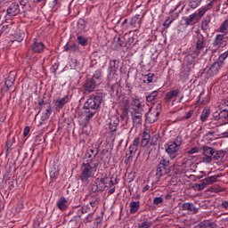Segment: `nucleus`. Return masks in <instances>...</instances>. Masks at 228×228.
Wrapping results in <instances>:
<instances>
[{"label":"nucleus","instance_id":"nucleus-22","mask_svg":"<svg viewBox=\"0 0 228 228\" xmlns=\"http://www.w3.org/2000/svg\"><path fill=\"white\" fill-rule=\"evenodd\" d=\"M142 22V20L140 19V15H135L131 19L130 24L134 28H138L140 27V24Z\"/></svg>","mask_w":228,"mask_h":228},{"label":"nucleus","instance_id":"nucleus-16","mask_svg":"<svg viewBox=\"0 0 228 228\" xmlns=\"http://www.w3.org/2000/svg\"><path fill=\"white\" fill-rule=\"evenodd\" d=\"M45 47L44 43L35 41L32 45V51H34V53H42Z\"/></svg>","mask_w":228,"mask_h":228},{"label":"nucleus","instance_id":"nucleus-48","mask_svg":"<svg viewBox=\"0 0 228 228\" xmlns=\"http://www.w3.org/2000/svg\"><path fill=\"white\" fill-rule=\"evenodd\" d=\"M199 152V148L193 147L187 151V154H197Z\"/></svg>","mask_w":228,"mask_h":228},{"label":"nucleus","instance_id":"nucleus-33","mask_svg":"<svg viewBox=\"0 0 228 228\" xmlns=\"http://www.w3.org/2000/svg\"><path fill=\"white\" fill-rule=\"evenodd\" d=\"M194 20H195V13L189 15V17L185 19V26H191V24H193Z\"/></svg>","mask_w":228,"mask_h":228},{"label":"nucleus","instance_id":"nucleus-42","mask_svg":"<svg viewBox=\"0 0 228 228\" xmlns=\"http://www.w3.org/2000/svg\"><path fill=\"white\" fill-rule=\"evenodd\" d=\"M159 165H160V168L161 167H165V168H167V167H168L169 166H170V161H168V160H167V159H162L160 162H159Z\"/></svg>","mask_w":228,"mask_h":228},{"label":"nucleus","instance_id":"nucleus-6","mask_svg":"<svg viewBox=\"0 0 228 228\" xmlns=\"http://www.w3.org/2000/svg\"><path fill=\"white\" fill-rule=\"evenodd\" d=\"M213 154H215V149L211 147H203V158L202 163H211L213 161Z\"/></svg>","mask_w":228,"mask_h":228},{"label":"nucleus","instance_id":"nucleus-14","mask_svg":"<svg viewBox=\"0 0 228 228\" xmlns=\"http://www.w3.org/2000/svg\"><path fill=\"white\" fill-rule=\"evenodd\" d=\"M213 3H215V0H212L206 6H203L198 10V16L200 17V19L201 17H204V15H206V12H208V10H211V7L213 6Z\"/></svg>","mask_w":228,"mask_h":228},{"label":"nucleus","instance_id":"nucleus-38","mask_svg":"<svg viewBox=\"0 0 228 228\" xmlns=\"http://www.w3.org/2000/svg\"><path fill=\"white\" fill-rule=\"evenodd\" d=\"M138 151V148H135L134 146H129L128 152H129V158H133L135 156L136 151Z\"/></svg>","mask_w":228,"mask_h":228},{"label":"nucleus","instance_id":"nucleus-50","mask_svg":"<svg viewBox=\"0 0 228 228\" xmlns=\"http://www.w3.org/2000/svg\"><path fill=\"white\" fill-rule=\"evenodd\" d=\"M172 24V20H170V18H167L165 22H164V26L166 28H168V26H170Z\"/></svg>","mask_w":228,"mask_h":228},{"label":"nucleus","instance_id":"nucleus-25","mask_svg":"<svg viewBox=\"0 0 228 228\" xmlns=\"http://www.w3.org/2000/svg\"><path fill=\"white\" fill-rule=\"evenodd\" d=\"M210 113L211 112H210L209 109H204L200 115L201 122H206V120H208V118H209Z\"/></svg>","mask_w":228,"mask_h":228},{"label":"nucleus","instance_id":"nucleus-37","mask_svg":"<svg viewBox=\"0 0 228 228\" xmlns=\"http://www.w3.org/2000/svg\"><path fill=\"white\" fill-rule=\"evenodd\" d=\"M200 3H202V0H190V6L191 8H198V6H200Z\"/></svg>","mask_w":228,"mask_h":228},{"label":"nucleus","instance_id":"nucleus-62","mask_svg":"<svg viewBox=\"0 0 228 228\" xmlns=\"http://www.w3.org/2000/svg\"><path fill=\"white\" fill-rule=\"evenodd\" d=\"M36 1V3H42V1H44V0H35Z\"/></svg>","mask_w":228,"mask_h":228},{"label":"nucleus","instance_id":"nucleus-23","mask_svg":"<svg viewBox=\"0 0 228 228\" xmlns=\"http://www.w3.org/2000/svg\"><path fill=\"white\" fill-rule=\"evenodd\" d=\"M182 209H183V211H196L197 208H195V205H193V203H183L182 205Z\"/></svg>","mask_w":228,"mask_h":228},{"label":"nucleus","instance_id":"nucleus-15","mask_svg":"<svg viewBox=\"0 0 228 228\" xmlns=\"http://www.w3.org/2000/svg\"><path fill=\"white\" fill-rule=\"evenodd\" d=\"M57 206L61 211H65L69 208V200L65 197H62L57 201Z\"/></svg>","mask_w":228,"mask_h":228},{"label":"nucleus","instance_id":"nucleus-20","mask_svg":"<svg viewBox=\"0 0 228 228\" xmlns=\"http://www.w3.org/2000/svg\"><path fill=\"white\" fill-rule=\"evenodd\" d=\"M130 213L133 215L140 209V201H132L129 204Z\"/></svg>","mask_w":228,"mask_h":228},{"label":"nucleus","instance_id":"nucleus-54","mask_svg":"<svg viewBox=\"0 0 228 228\" xmlns=\"http://www.w3.org/2000/svg\"><path fill=\"white\" fill-rule=\"evenodd\" d=\"M192 115H193V110H190V111L187 113L185 118H186V119L191 118V116H192Z\"/></svg>","mask_w":228,"mask_h":228},{"label":"nucleus","instance_id":"nucleus-51","mask_svg":"<svg viewBox=\"0 0 228 228\" xmlns=\"http://www.w3.org/2000/svg\"><path fill=\"white\" fill-rule=\"evenodd\" d=\"M69 51H71V52L77 51V45L73 44V45H69Z\"/></svg>","mask_w":228,"mask_h":228},{"label":"nucleus","instance_id":"nucleus-56","mask_svg":"<svg viewBox=\"0 0 228 228\" xmlns=\"http://www.w3.org/2000/svg\"><path fill=\"white\" fill-rule=\"evenodd\" d=\"M150 189H151V186L145 185V186L143 187V189H142L143 193H145V191H149Z\"/></svg>","mask_w":228,"mask_h":228},{"label":"nucleus","instance_id":"nucleus-4","mask_svg":"<svg viewBox=\"0 0 228 228\" xmlns=\"http://www.w3.org/2000/svg\"><path fill=\"white\" fill-rule=\"evenodd\" d=\"M160 111L161 104H153L149 112L146 114V122H149V124H154V122L158 120V117H159Z\"/></svg>","mask_w":228,"mask_h":228},{"label":"nucleus","instance_id":"nucleus-17","mask_svg":"<svg viewBox=\"0 0 228 228\" xmlns=\"http://www.w3.org/2000/svg\"><path fill=\"white\" fill-rule=\"evenodd\" d=\"M70 101V96L66 95L63 98H61L55 102V106L57 108H63L64 105L67 104Z\"/></svg>","mask_w":228,"mask_h":228},{"label":"nucleus","instance_id":"nucleus-27","mask_svg":"<svg viewBox=\"0 0 228 228\" xmlns=\"http://www.w3.org/2000/svg\"><path fill=\"white\" fill-rule=\"evenodd\" d=\"M100 183H102V184H103L104 187L113 186V180H111L108 177L101 178Z\"/></svg>","mask_w":228,"mask_h":228},{"label":"nucleus","instance_id":"nucleus-44","mask_svg":"<svg viewBox=\"0 0 228 228\" xmlns=\"http://www.w3.org/2000/svg\"><path fill=\"white\" fill-rule=\"evenodd\" d=\"M201 28L202 29H207L208 28H209V20H204L201 22Z\"/></svg>","mask_w":228,"mask_h":228},{"label":"nucleus","instance_id":"nucleus-9","mask_svg":"<svg viewBox=\"0 0 228 228\" xmlns=\"http://www.w3.org/2000/svg\"><path fill=\"white\" fill-rule=\"evenodd\" d=\"M20 12V9L19 8V4H12L7 8V16L8 17H15V15H19Z\"/></svg>","mask_w":228,"mask_h":228},{"label":"nucleus","instance_id":"nucleus-21","mask_svg":"<svg viewBox=\"0 0 228 228\" xmlns=\"http://www.w3.org/2000/svg\"><path fill=\"white\" fill-rule=\"evenodd\" d=\"M131 108L133 109V111H139V110H143L142 108V103L140 102V100L135 99L132 101Z\"/></svg>","mask_w":228,"mask_h":228},{"label":"nucleus","instance_id":"nucleus-57","mask_svg":"<svg viewBox=\"0 0 228 228\" xmlns=\"http://www.w3.org/2000/svg\"><path fill=\"white\" fill-rule=\"evenodd\" d=\"M64 51H70V45H69V44H66L64 46Z\"/></svg>","mask_w":228,"mask_h":228},{"label":"nucleus","instance_id":"nucleus-61","mask_svg":"<svg viewBox=\"0 0 228 228\" xmlns=\"http://www.w3.org/2000/svg\"><path fill=\"white\" fill-rule=\"evenodd\" d=\"M90 205L92 206V208H94L95 206V202L94 201H91Z\"/></svg>","mask_w":228,"mask_h":228},{"label":"nucleus","instance_id":"nucleus-11","mask_svg":"<svg viewBox=\"0 0 228 228\" xmlns=\"http://www.w3.org/2000/svg\"><path fill=\"white\" fill-rule=\"evenodd\" d=\"M120 120H118V118L117 116H112L110 118L109 127L112 133H115L117 131V127L118 126Z\"/></svg>","mask_w":228,"mask_h":228},{"label":"nucleus","instance_id":"nucleus-41","mask_svg":"<svg viewBox=\"0 0 228 228\" xmlns=\"http://www.w3.org/2000/svg\"><path fill=\"white\" fill-rule=\"evenodd\" d=\"M50 116H51V109H47L46 112L42 115L41 120H43V121L47 120V118H49Z\"/></svg>","mask_w":228,"mask_h":228},{"label":"nucleus","instance_id":"nucleus-31","mask_svg":"<svg viewBox=\"0 0 228 228\" xmlns=\"http://www.w3.org/2000/svg\"><path fill=\"white\" fill-rule=\"evenodd\" d=\"M24 40V33L22 32H16L14 35L13 42H22Z\"/></svg>","mask_w":228,"mask_h":228},{"label":"nucleus","instance_id":"nucleus-12","mask_svg":"<svg viewBox=\"0 0 228 228\" xmlns=\"http://www.w3.org/2000/svg\"><path fill=\"white\" fill-rule=\"evenodd\" d=\"M95 85L97 84L96 82H94V80H87L84 85V91L87 94L92 93L94 90H95Z\"/></svg>","mask_w":228,"mask_h":228},{"label":"nucleus","instance_id":"nucleus-13","mask_svg":"<svg viewBox=\"0 0 228 228\" xmlns=\"http://www.w3.org/2000/svg\"><path fill=\"white\" fill-rule=\"evenodd\" d=\"M151 142V132L149 130H144L142 133V139L141 141L142 147H147Z\"/></svg>","mask_w":228,"mask_h":228},{"label":"nucleus","instance_id":"nucleus-19","mask_svg":"<svg viewBox=\"0 0 228 228\" xmlns=\"http://www.w3.org/2000/svg\"><path fill=\"white\" fill-rule=\"evenodd\" d=\"M206 47V45L204 44V37L198 36L197 37V42H196V49L197 51H202Z\"/></svg>","mask_w":228,"mask_h":228},{"label":"nucleus","instance_id":"nucleus-39","mask_svg":"<svg viewBox=\"0 0 228 228\" xmlns=\"http://www.w3.org/2000/svg\"><path fill=\"white\" fill-rule=\"evenodd\" d=\"M151 225H152V222L143 221L142 223L139 224L138 228H151Z\"/></svg>","mask_w":228,"mask_h":228},{"label":"nucleus","instance_id":"nucleus-35","mask_svg":"<svg viewBox=\"0 0 228 228\" xmlns=\"http://www.w3.org/2000/svg\"><path fill=\"white\" fill-rule=\"evenodd\" d=\"M228 28V20H224L222 25L219 28L218 32L219 33H225V31H227Z\"/></svg>","mask_w":228,"mask_h":228},{"label":"nucleus","instance_id":"nucleus-63","mask_svg":"<svg viewBox=\"0 0 228 228\" xmlns=\"http://www.w3.org/2000/svg\"><path fill=\"white\" fill-rule=\"evenodd\" d=\"M110 63H114V65H115V63H117V61L115 60H113L112 61H110Z\"/></svg>","mask_w":228,"mask_h":228},{"label":"nucleus","instance_id":"nucleus-46","mask_svg":"<svg viewBox=\"0 0 228 228\" xmlns=\"http://www.w3.org/2000/svg\"><path fill=\"white\" fill-rule=\"evenodd\" d=\"M1 33L4 35H7V33H10V28H8V25H4L1 29Z\"/></svg>","mask_w":228,"mask_h":228},{"label":"nucleus","instance_id":"nucleus-43","mask_svg":"<svg viewBox=\"0 0 228 228\" xmlns=\"http://www.w3.org/2000/svg\"><path fill=\"white\" fill-rule=\"evenodd\" d=\"M139 145H140V137H135L133 141V143L130 146L135 147L136 149H138Z\"/></svg>","mask_w":228,"mask_h":228},{"label":"nucleus","instance_id":"nucleus-49","mask_svg":"<svg viewBox=\"0 0 228 228\" xmlns=\"http://www.w3.org/2000/svg\"><path fill=\"white\" fill-rule=\"evenodd\" d=\"M30 131H31V128H29V126H26L23 131V136H28Z\"/></svg>","mask_w":228,"mask_h":228},{"label":"nucleus","instance_id":"nucleus-5","mask_svg":"<svg viewBox=\"0 0 228 228\" xmlns=\"http://www.w3.org/2000/svg\"><path fill=\"white\" fill-rule=\"evenodd\" d=\"M220 69L222 66L217 61L214 62L210 67H207L204 69L203 76L205 77H213V76H216L218 72H220Z\"/></svg>","mask_w":228,"mask_h":228},{"label":"nucleus","instance_id":"nucleus-59","mask_svg":"<svg viewBox=\"0 0 228 228\" xmlns=\"http://www.w3.org/2000/svg\"><path fill=\"white\" fill-rule=\"evenodd\" d=\"M50 177H51V178L56 177V173L51 172V173H50Z\"/></svg>","mask_w":228,"mask_h":228},{"label":"nucleus","instance_id":"nucleus-24","mask_svg":"<svg viewBox=\"0 0 228 228\" xmlns=\"http://www.w3.org/2000/svg\"><path fill=\"white\" fill-rule=\"evenodd\" d=\"M228 58V50L224 53H223L220 56L217 61L221 67H224V63H225V60Z\"/></svg>","mask_w":228,"mask_h":228},{"label":"nucleus","instance_id":"nucleus-52","mask_svg":"<svg viewBox=\"0 0 228 228\" xmlns=\"http://www.w3.org/2000/svg\"><path fill=\"white\" fill-rule=\"evenodd\" d=\"M86 220H87L88 222H92V220H94V214H88L86 217Z\"/></svg>","mask_w":228,"mask_h":228},{"label":"nucleus","instance_id":"nucleus-47","mask_svg":"<svg viewBox=\"0 0 228 228\" xmlns=\"http://www.w3.org/2000/svg\"><path fill=\"white\" fill-rule=\"evenodd\" d=\"M161 202H163V197L159 196V197H156L153 200V204H161Z\"/></svg>","mask_w":228,"mask_h":228},{"label":"nucleus","instance_id":"nucleus-29","mask_svg":"<svg viewBox=\"0 0 228 228\" xmlns=\"http://www.w3.org/2000/svg\"><path fill=\"white\" fill-rule=\"evenodd\" d=\"M102 74L101 71L97 70L94 72L93 77L91 78V81L94 82V83H99V81H101V77H102Z\"/></svg>","mask_w":228,"mask_h":228},{"label":"nucleus","instance_id":"nucleus-26","mask_svg":"<svg viewBox=\"0 0 228 228\" xmlns=\"http://www.w3.org/2000/svg\"><path fill=\"white\" fill-rule=\"evenodd\" d=\"M77 27L79 33H83V31H85V29H86V22L85 21V20H79L77 21Z\"/></svg>","mask_w":228,"mask_h":228},{"label":"nucleus","instance_id":"nucleus-60","mask_svg":"<svg viewBox=\"0 0 228 228\" xmlns=\"http://www.w3.org/2000/svg\"><path fill=\"white\" fill-rule=\"evenodd\" d=\"M109 193H115V188H112L109 191Z\"/></svg>","mask_w":228,"mask_h":228},{"label":"nucleus","instance_id":"nucleus-2","mask_svg":"<svg viewBox=\"0 0 228 228\" xmlns=\"http://www.w3.org/2000/svg\"><path fill=\"white\" fill-rule=\"evenodd\" d=\"M95 170H97V164H94L92 160L85 161L82 166L81 181L86 183L94 175Z\"/></svg>","mask_w":228,"mask_h":228},{"label":"nucleus","instance_id":"nucleus-45","mask_svg":"<svg viewBox=\"0 0 228 228\" xmlns=\"http://www.w3.org/2000/svg\"><path fill=\"white\" fill-rule=\"evenodd\" d=\"M145 79L148 83H152L154 81V74L150 73L145 77Z\"/></svg>","mask_w":228,"mask_h":228},{"label":"nucleus","instance_id":"nucleus-8","mask_svg":"<svg viewBox=\"0 0 228 228\" xmlns=\"http://www.w3.org/2000/svg\"><path fill=\"white\" fill-rule=\"evenodd\" d=\"M178 95H179V90L175 89V90L167 92L166 94L165 99H166L167 102H175Z\"/></svg>","mask_w":228,"mask_h":228},{"label":"nucleus","instance_id":"nucleus-55","mask_svg":"<svg viewBox=\"0 0 228 228\" xmlns=\"http://www.w3.org/2000/svg\"><path fill=\"white\" fill-rule=\"evenodd\" d=\"M134 42V37H130V38H128V44H129V45H133Z\"/></svg>","mask_w":228,"mask_h":228},{"label":"nucleus","instance_id":"nucleus-10","mask_svg":"<svg viewBox=\"0 0 228 228\" xmlns=\"http://www.w3.org/2000/svg\"><path fill=\"white\" fill-rule=\"evenodd\" d=\"M215 120H228V110L224 109L221 111H216L213 114Z\"/></svg>","mask_w":228,"mask_h":228},{"label":"nucleus","instance_id":"nucleus-53","mask_svg":"<svg viewBox=\"0 0 228 228\" xmlns=\"http://www.w3.org/2000/svg\"><path fill=\"white\" fill-rule=\"evenodd\" d=\"M127 115H128L127 108H126V109L123 110L121 117H122V118H126V117H127Z\"/></svg>","mask_w":228,"mask_h":228},{"label":"nucleus","instance_id":"nucleus-3","mask_svg":"<svg viewBox=\"0 0 228 228\" xmlns=\"http://www.w3.org/2000/svg\"><path fill=\"white\" fill-rule=\"evenodd\" d=\"M181 145H183V138L181 136H177L174 142L167 144L166 152L172 159L177 158V152H179Z\"/></svg>","mask_w":228,"mask_h":228},{"label":"nucleus","instance_id":"nucleus-34","mask_svg":"<svg viewBox=\"0 0 228 228\" xmlns=\"http://www.w3.org/2000/svg\"><path fill=\"white\" fill-rule=\"evenodd\" d=\"M206 186H208V185L206 184L204 180H202V182L200 183H197L194 185V190H197L198 191H202V190H204V188H206Z\"/></svg>","mask_w":228,"mask_h":228},{"label":"nucleus","instance_id":"nucleus-30","mask_svg":"<svg viewBox=\"0 0 228 228\" xmlns=\"http://www.w3.org/2000/svg\"><path fill=\"white\" fill-rule=\"evenodd\" d=\"M216 179H218V176H208V178H205L203 181L205 182V184L208 186L209 184H213V183H216Z\"/></svg>","mask_w":228,"mask_h":228},{"label":"nucleus","instance_id":"nucleus-18","mask_svg":"<svg viewBox=\"0 0 228 228\" xmlns=\"http://www.w3.org/2000/svg\"><path fill=\"white\" fill-rule=\"evenodd\" d=\"M142 113H143V110H140L137 111H134L133 121L135 124H142Z\"/></svg>","mask_w":228,"mask_h":228},{"label":"nucleus","instance_id":"nucleus-64","mask_svg":"<svg viewBox=\"0 0 228 228\" xmlns=\"http://www.w3.org/2000/svg\"><path fill=\"white\" fill-rule=\"evenodd\" d=\"M57 1H58V0H54V1H53V4H56V3H58Z\"/></svg>","mask_w":228,"mask_h":228},{"label":"nucleus","instance_id":"nucleus-7","mask_svg":"<svg viewBox=\"0 0 228 228\" xmlns=\"http://www.w3.org/2000/svg\"><path fill=\"white\" fill-rule=\"evenodd\" d=\"M224 35L217 34L214 42H213V47H217L218 49L225 47L227 45V43L224 39Z\"/></svg>","mask_w":228,"mask_h":228},{"label":"nucleus","instance_id":"nucleus-32","mask_svg":"<svg viewBox=\"0 0 228 228\" xmlns=\"http://www.w3.org/2000/svg\"><path fill=\"white\" fill-rule=\"evenodd\" d=\"M156 97H158V91H153L151 93V94L146 96V101L148 102H152V101H154V99H156Z\"/></svg>","mask_w":228,"mask_h":228},{"label":"nucleus","instance_id":"nucleus-28","mask_svg":"<svg viewBox=\"0 0 228 228\" xmlns=\"http://www.w3.org/2000/svg\"><path fill=\"white\" fill-rule=\"evenodd\" d=\"M77 43L83 47L88 45V39L83 36H78L77 37Z\"/></svg>","mask_w":228,"mask_h":228},{"label":"nucleus","instance_id":"nucleus-40","mask_svg":"<svg viewBox=\"0 0 228 228\" xmlns=\"http://www.w3.org/2000/svg\"><path fill=\"white\" fill-rule=\"evenodd\" d=\"M203 227L204 228H216V224H213L209 221H205L203 223Z\"/></svg>","mask_w":228,"mask_h":228},{"label":"nucleus","instance_id":"nucleus-58","mask_svg":"<svg viewBox=\"0 0 228 228\" xmlns=\"http://www.w3.org/2000/svg\"><path fill=\"white\" fill-rule=\"evenodd\" d=\"M86 209H88V206H84L82 208V213H86Z\"/></svg>","mask_w":228,"mask_h":228},{"label":"nucleus","instance_id":"nucleus-1","mask_svg":"<svg viewBox=\"0 0 228 228\" xmlns=\"http://www.w3.org/2000/svg\"><path fill=\"white\" fill-rule=\"evenodd\" d=\"M101 102H102V97L99 95H93L87 99L78 118V122L82 126L86 127L90 119L95 115L97 108L101 106Z\"/></svg>","mask_w":228,"mask_h":228},{"label":"nucleus","instance_id":"nucleus-36","mask_svg":"<svg viewBox=\"0 0 228 228\" xmlns=\"http://www.w3.org/2000/svg\"><path fill=\"white\" fill-rule=\"evenodd\" d=\"M165 170H167V167H160V164H159L157 167L156 175H158V177H161L165 174Z\"/></svg>","mask_w":228,"mask_h":228}]
</instances>
